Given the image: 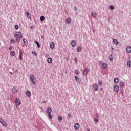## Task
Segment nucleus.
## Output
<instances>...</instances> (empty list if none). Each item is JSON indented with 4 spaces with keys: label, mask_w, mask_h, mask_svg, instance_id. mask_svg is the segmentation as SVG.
Segmentation results:
<instances>
[{
    "label": "nucleus",
    "mask_w": 131,
    "mask_h": 131,
    "mask_svg": "<svg viewBox=\"0 0 131 131\" xmlns=\"http://www.w3.org/2000/svg\"><path fill=\"white\" fill-rule=\"evenodd\" d=\"M14 36L16 39V41H17V42H20V40L21 38L23 37V36L22 35V33H21V32H15L14 34Z\"/></svg>",
    "instance_id": "1"
},
{
    "label": "nucleus",
    "mask_w": 131,
    "mask_h": 131,
    "mask_svg": "<svg viewBox=\"0 0 131 131\" xmlns=\"http://www.w3.org/2000/svg\"><path fill=\"white\" fill-rule=\"evenodd\" d=\"M15 105L16 107L20 106L21 105V101H20V99L19 98H16L15 100Z\"/></svg>",
    "instance_id": "2"
},
{
    "label": "nucleus",
    "mask_w": 131,
    "mask_h": 131,
    "mask_svg": "<svg viewBox=\"0 0 131 131\" xmlns=\"http://www.w3.org/2000/svg\"><path fill=\"white\" fill-rule=\"evenodd\" d=\"M18 59L20 60H23V53L21 50H19Z\"/></svg>",
    "instance_id": "3"
},
{
    "label": "nucleus",
    "mask_w": 131,
    "mask_h": 131,
    "mask_svg": "<svg viewBox=\"0 0 131 131\" xmlns=\"http://www.w3.org/2000/svg\"><path fill=\"white\" fill-rule=\"evenodd\" d=\"M114 90L115 92H116V93H118L119 92V86L116 85L114 87Z\"/></svg>",
    "instance_id": "4"
},
{
    "label": "nucleus",
    "mask_w": 131,
    "mask_h": 131,
    "mask_svg": "<svg viewBox=\"0 0 131 131\" xmlns=\"http://www.w3.org/2000/svg\"><path fill=\"white\" fill-rule=\"evenodd\" d=\"M88 72H90V69L87 68L84 70L83 75L86 76V75H88Z\"/></svg>",
    "instance_id": "5"
},
{
    "label": "nucleus",
    "mask_w": 131,
    "mask_h": 131,
    "mask_svg": "<svg viewBox=\"0 0 131 131\" xmlns=\"http://www.w3.org/2000/svg\"><path fill=\"white\" fill-rule=\"evenodd\" d=\"M93 88L94 91H95V92H96V91H98V90L99 89V86L97 84L94 85Z\"/></svg>",
    "instance_id": "6"
},
{
    "label": "nucleus",
    "mask_w": 131,
    "mask_h": 131,
    "mask_svg": "<svg viewBox=\"0 0 131 131\" xmlns=\"http://www.w3.org/2000/svg\"><path fill=\"white\" fill-rule=\"evenodd\" d=\"M12 92L13 94H17L18 93V90L16 88L13 87L12 89Z\"/></svg>",
    "instance_id": "7"
},
{
    "label": "nucleus",
    "mask_w": 131,
    "mask_h": 131,
    "mask_svg": "<svg viewBox=\"0 0 131 131\" xmlns=\"http://www.w3.org/2000/svg\"><path fill=\"white\" fill-rule=\"evenodd\" d=\"M75 79H76V82H77L78 83H80L81 80L79 78H78V77L75 76Z\"/></svg>",
    "instance_id": "8"
},
{
    "label": "nucleus",
    "mask_w": 131,
    "mask_h": 131,
    "mask_svg": "<svg viewBox=\"0 0 131 131\" xmlns=\"http://www.w3.org/2000/svg\"><path fill=\"white\" fill-rule=\"evenodd\" d=\"M26 95L28 97H30L31 96V92H30V91L28 90L26 92Z\"/></svg>",
    "instance_id": "9"
},
{
    "label": "nucleus",
    "mask_w": 131,
    "mask_h": 131,
    "mask_svg": "<svg viewBox=\"0 0 131 131\" xmlns=\"http://www.w3.org/2000/svg\"><path fill=\"white\" fill-rule=\"evenodd\" d=\"M25 14L27 15V18H28L29 19H30V18H31V15H30V14H29V12H28V11H26Z\"/></svg>",
    "instance_id": "10"
},
{
    "label": "nucleus",
    "mask_w": 131,
    "mask_h": 131,
    "mask_svg": "<svg viewBox=\"0 0 131 131\" xmlns=\"http://www.w3.org/2000/svg\"><path fill=\"white\" fill-rule=\"evenodd\" d=\"M126 50L127 53H131V47H130V46L127 47Z\"/></svg>",
    "instance_id": "11"
},
{
    "label": "nucleus",
    "mask_w": 131,
    "mask_h": 131,
    "mask_svg": "<svg viewBox=\"0 0 131 131\" xmlns=\"http://www.w3.org/2000/svg\"><path fill=\"white\" fill-rule=\"evenodd\" d=\"M66 23L68 25L71 24V18H68L66 19Z\"/></svg>",
    "instance_id": "12"
},
{
    "label": "nucleus",
    "mask_w": 131,
    "mask_h": 131,
    "mask_svg": "<svg viewBox=\"0 0 131 131\" xmlns=\"http://www.w3.org/2000/svg\"><path fill=\"white\" fill-rule=\"evenodd\" d=\"M71 45L72 47L74 48V47H75V46H76V42L74 40H73V41H72Z\"/></svg>",
    "instance_id": "13"
},
{
    "label": "nucleus",
    "mask_w": 131,
    "mask_h": 131,
    "mask_svg": "<svg viewBox=\"0 0 131 131\" xmlns=\"http://www.w3.org/2000/svg\"><path fill=\"white\" fill-rule=\"evenodd\" d=\"M46 112L48 113V114L52 113V109L50 107H48L46 110Z\"/></svg>",
    "instance_id": "14"
},
{
    "label": "nucleus",
    "mask_w": 131,
    "mask_h": 131,
    "mask_svg": "<svg viewBox=\"0 0 131 131\" xmlns=\"http://www.w3.org/2000/svg\"><path fill=\"white\" fill-rule=\"evenodd\" d=\"M47 62L49 64H52V63L53 62V59H52V58H48L47 59Z\"/></svg>",
    "instance_id": "15"
},
{
    "label": "nucleus",
    "mask_w": 131,
    "mask_h": 131,
    "mask_svg": "<svg viewBox=\"0 0 131 131\" xmlns=\"http://www.w3.org/2000/svg\"><path fill=\"white\" fill-rule=\"evenodd\" d=\"M74 128L76 129H79V124L77 123L75 124Z\"/></svg>",
    "instance_id": "16"
},
{
    "label": "nucleus",
    "mask_w": 131,
    "mask_h": 131,
    "mask_svg": "<svg viewBox=\"0 0 131 131\" xmlns=\"http://www.w3.org/2000/svg\"><path fill=\"white\" fill-rule=\"evenodd\" d=\"M50 47L51 49H54V48H55V43H54L53 42H51L50 44Z\"/></svg>",
    "instance_id": "17"
},
{
    "label": "nucleus",
    "mask_w": 131,
    "mask_h": 131,
    "mask_svg": "<svg viewBox=\"0 0 131 131\" xmlns=\"http://www.w3.org/2000/svg\"><path fill=\"white\" fill-rule=\"evenodd\" d=\"M10 43L11 45H14V43H16V40H15L14 38L11 39L10 40Z\"/></svg>",
    "instance_id": "18"
},
{
    "label": "nucleus",
    "mask_w": 131,
    "mask_h": 131,
    "mask_svg": "<svg viewBox=\"0 0 131 131\" xmlns=\"http://www.w3.org/2000/svg\"><path fill=\"white\" fill-rule=\"evenodd\" d=\"M24 43L25 45V46H28V41L25 38L23 39Z\"/></svg>",
    "instance_id": "19"
},
{
    "label": "nucleus",
    "mask_w": 131,
    "mask_h": 131,
    "mask_svg": "<svg viewBox=\"0 0 131 131\" xmlns=\"http://www.w3.org/2000/svg\"><path fill=\"white\" fill-rule=\"evenodd\" d=\"M82 50V48H81V47L79 46L77 47V51L78 52V53H79L80 52H81Z\"/></svg>",
    "instance_id": "20"
},
{
    "label": "nucleus",
    "mask_w": 131,
    "mask_h": 131,
    "mask_svg": "<svg viewBox=\"0 0 131 131\" xmlns=\"http://www.w3.org/2000/svg\"><path fill=\"white\" fill-rule=\"evenodd\" d=\"M114 83H118V82H119V79H118L117 78H115L114 79Z\"/></svg>",
    "instance_id": "21"
},
{
    "label": "nucleus",
    "mask_w": 131,
    "mask_h": 131,
    "mask_svg": "<svg viewBox=\"0 0 131 131\" xmlns=\"http://www.w3.org/2000/svg\"><path fill=\"white\" fill-rule=\"evenodd\" d=\"M113 41L114 45H118V41H117V39H113Z\"/></svg>",
    "instance_id": "22"
},
{
    "label": "nucleus",
    "mask_w": 131,
    "mask_h": 131,
    "mask_svg": "<svg viewBox=\"0 0 131 131\" xmlns=\"http://www.w3.org/2000/svg\"><path fill=\"white\" fill-rule=\"evenodd\" d=\"M58 121H59V122H61V121H62V120H63V118L62 117V116H59L58 118Z\"/></svg>",
    "instance_id": "23"
},
{
    "label": "nucleus",
    "mask_w": 131,
    "mask_h": 131,
    "mask_svg": "<svg viewBox=\"0 0 131 131\" xmlns=\"http://www.w3.org/2000/svg\"><path fill=\"white\" fill-rule=\"evenodd\" d=\"M30 80H31V81H33V79H34V76H33V75H31L30 76Z\"/></svg>",
    "instance_id": "24"
},
{
    "label": "nucleus",
    "mask_w": 131,
    "mask_h": 131,
    "mask_svg": "<svg viewBox=\"0 0 131 131\" xmlns=\"http://www.w3.org/2000/svg\"><path fill=\"white\" fill-rule=\"evenodd\" d=\"M127 67H131V61H128L127 62Z\"/></svg>",
    "instance_id": "25"
},
{
    "label": "nucleus",
    "mask_w": 131,
    "mask_h": 131,
    "mask_svg": "<svg viewBox=\"0 0 131 131\" xmlns=\"http://www.w3.org/2000/svg\"><path fill=\"white\" fill-rule=\"evenodd\" d=\"M102 67L104 69H105V68H107V64H106V63H102Z\"/></svg>",
    "instance_id": "26"
},
{
    "label": "nucleus",
    "mask_w": 131,
    "mask_h": 131,
    "mask_svg": "<svg viewBox=\"0 0 131 131\" xmlns=\"http://www.w3.org/2000/svg\"><path fill=\"white\" fill-rule=\"evenodd\" d=\"M35 43H36V45H37V47L38 48H40V45H39V42H38V41H35Z\"/></svg>",
    "instance_id": "27"
},
{
    "label": "nucleus",
    "mask_w": 131,
    "mask_h": 131,
    "mask_svg": "<svg viewBox=\"0 0 131 131\" xmlns=\"http://www.w3.org/2000/svg\"><path fill=\"white\" fill-rule=\"evenodd\" d=\"M91 15L93 16V17H94V18H97V14H96V13L92 12Z\"/></svg>",
    "instance_id": "28"
},
{
    "label": "nucleus",
    "mask_w": 131,
    "mask_h": 131,
    "mask_svg": "<svg viewBox=\"0 0 131 131\" xmlns=\"http://www.w3.org/2000/svg\"><path fill=\"white\" fill-rule=\"evenodd\" d=\"M40 20L41 21V22H43V21H45V16H41L40 17Z\"/></svg>",
    "instance_id": "29"
},
{
    "label": "nucleus",
    "mask_w": 131,
    "mask_h": 131,
    "mask_svg": "<svg viewBox=\"0 0 131 131\" xmlns=\"http://www.w3.org/2000/svg\"><path fill=\"white\" fill-rule=\"evenodd\" d=\"M119 84H120V86L122 87V86H124L125 83L123 82H120Z\"/></svg>",
    "instance_id": "30"
},
{
    "label": "nucleus",
    "mask_w": 131,
    "mask_h": 131,
    "mask_svg": "<svg viewBox=\"0 0 131 131\" xmlns=\"http://www.w3.org/2000/svg\"><path fill=\"white\" fill-rule=\"evenodd\" d=\"M10 55L12 56H15V52H14V51H11L10 52Z\"/></svg>",
    "instance_id": "31"
},
{
    "label": "nucleus",
    "mask_w": 131,
    "mask_h": 131,
    "mask_svg": "<svg viewBox=\"0 0 131 131\" xmlns=\"http://www.w3.org/2000/svg\"><path fill=\"white\" fill-rule=\"evenodd\" d=\"M94 120L96 124H97L99 122V120H98V119H97V118H95L94 119Z\"/></svg>",
    "instance_id": "32"
},
{
    "label": "nucleus",
    "mask_w": 131,
    "mask_h": 131,
    "mask_svg": "<svg viewBox=\"0 0 131 131\" xmlns=\"http://www.w3.org/2000/svg\"><path fill=\"white\" fill-rule=\"evenodd\" d=\"M109 60H110V61H113V56H112V55L110 56Z\"/></svg>",
    "instance_id": "33"
},
{
    "label": "nucleus",
    "mask_w": 131,
    "mask_h": 131,
    "mask_svg": "<svg viewBox=\"0 0 131 131\" xmlns=\"http://www.w3.org/2000/svg\"><path fill=\"white\" fill-rule=\"evenodd\" d=\"M48 116L50 119H53V116H52L51 114H48Z\"/></svg>",
    "instance_id": "34"
},
{
    "label": "nucleus",
    "mask_w": 131,
    "mask_h": 131,
    "mask_svg": "<svg viewBox=\"0 0 131 131\" xmlns=\"http://www.w3.org/2000/svg\"><path fill=\"white\" fill-rule=\"evenodd\" d=\"M14 28L15 29H19V26L18 25H15Z\"/></svg>",
    "instance_id": "35"
},
{
    "label": "nucleus",
    "mask_w": 131,
    "mask_h": 131,
    "mask_svg": "<svg viewBox=\"0 0 131 131\" xmlns=\"http://www.w3.org/2000/svg\"><path fill=\"white\" fill-rule=\"evenodd\" d=\"M2 124H3L4 125V126H6V125H7V123H6V122L3 121V123H1Z\"/></svg>",
    "instance_id": "36"
},
{
    "label": "nucleus",
    "mask_w": 131,
    "mask_h": 131,
    "mask_svg": "<svg viewBox=\"0 0 131 131\" xmlns=\"http://www.w3.org/2000/svg\"><path fill=\"white\" fill-rule=\"evenodd\" d=\"M110 10H114V7L112 6H110Z\"/></svg>",
    "instance_id": "37"
},
{
    "label": "nucleus",
    "mask_w": 131,
    "mask_h": 131,
    "mask_svg": "<svg viewBox=\"0 0 131 131\" xmlns=\"http://www.w3.org/2000/svg\"><path fill=\"white\" fill-rule=\"evenodd\" d=\"M75 74H79V72L78 71V70H76L75 72Z\"/></svg>",
    "instance_id": "38"
},
{
    "label": "nucleus",
    "mask_w": 131,
    "mask_h": 131,
    "mask_svg": "<svg viewBox=\"0 0 131 131\" xmlns=\"http://www.w3.org/2000/svg\"><path fill=\"white\" fill-rule=\"evenodd\" d=\"M32 54L33 55H34V56H36L37 54H36V52H32Z\"/></svg>",
    "instance_id": "39"
},
{
    "label": "nucleus",
    "mask_w": 131,
    "mask_h": 131,
    "mask_svg": "<svg viewBox=\"0 0 131 131\" xmlns=\"http://www.w3.org/2000/svg\"><path fill=\"white\" fill-rule=\"evenodd\" d=\"M98 84H99V85H100V86H101L102 85V82L99 81V82H98Z\"/></svg>",
    "instance_id": "40"
},
{
    "label": "nucleus",
    "mask_w": 131,
    "mask_h": 131,
    "mask_svg": "<svg viewBox=\"0 0 131 131\" xmlns=\"http://www.w3.org/2000/svg\"><path fill=\"white\" fill-rule=\"evenodd\" d=\"M12 49H13V48H12L11 46H10V47H9V51H12Z\"/></svg>",
    "instance_id": "41"
},
{
    "label": "nucleus",
    "mask_w": 131,
    "mask_h": 131,
    "mask_svg": "<svg viewBox=\"0 0 131 131\" xmlns=\"http://www.w3.org/2000/svg\"><path fill=\"white\" fill-rule=\"evenodd\" d=\"M4 122V120H3V119L0 118V122L1 123H2Z\"/></svg>",
    "instance_id": "42"
},
{
    "label": "nucleus",
    "mask_w": 131,
    "mask_h": 131,
    "mask_svg": "<svg viewBox=\"0 0 131 131\" xmlns=\"http://www.w3.org/2000/svg\"><path fill=\"white\" fill-rule=\"evenodd\" d=\"M32 84H33V85H34L35 84V81H34V80L32 81Z\"/></svg>",
    "instance_id": "43"
},
{
    "label": "nucleus",
    "mask_w": 131,
    "mask_h": 131,
    "mask_svg": "<svg viewBox=\"0 0 131 131\" xmlns=\"http://www.w3.org/2000/svg\"><path fill=\"white\" fill-rule=\"evenodd\" d=\"M68 116L69 118L71 117V114H70V113L68 114Z\"/></svg>",
    "instance_id": "44"
},
{
    "label": "nucleus",
    "mask_w": 131,
    "mask_h": 131,
    "mask_svg": "<svg viewBox=\"0 0 131 131\" xmlns=\"http://www.w3.org/2000/svg\"><path fill=\"white\" fill-rule=\"evenodd\" d=\"M43 104H46V101H43Z\"/></svg>",
    "instance_id": "45"
},
{
    "label": "nucleus",
    "mask_w": 131,
    "mask_h": 131,
    "mask_svg": "<svg viewBox=\"0 0 131 131\" xmlns=\"http://www.w3.org/2000/svg\"><path fill=\"white\" fill-rule=\"evenodd\" d=\"M10 74H13V72H10Z\"/></svg>",
    "instance_id": "46"
},
{
    "label": "nucleus",
    "mask_w": 131,
    "mask_h": 131,
    "mask_svg": "<svg viewBox=\"0 0 131 131\" xmlns=\"http://www.w3.org/2000/svg\"><path fill=\"white\" fill-rule=\"evenodd\" d=\"M112 50H114L113 47H111Z\"/></svg>",
    "instance_id": "47"
},
{
    "label": "nucleus",
    "mask_w": 131,
    "mask_h": 131,
    "mask_svg": "<svg viewBox=\"0 0 131 131\" xmlns=\"http://www.w3.org/2000/svg\"><path fill=\"white\" fill-rule=\"evenodd\" d=\"M96 116H98V114H96Z\"/></svg>",
    "instance_id": "48"
},
{
    "label": "nucleus",
    "mask_w": 131,
    "mask_h": 131,
    "mask_svg": "<svg viewBox=\"0 0 131 131\" xmlns=\"http://www.w3.org/2000/svg\"><path fill=\"white\" fill-rule=\"evenodd\" d=\"M96 116H98V114H96Z\"/></svg>",
    "instance_id": "49"
},
{
    "label": "nucleus",
    "mask_w": 131,
    "mask_h": 131,
    "mask_svg": "<svg viewBox=\"0 0 131 131\" xmlns=\"http://www.w3.org/2000/svg\"><path fill=\"white\" fill-rule=\"evenodd\" d=\"M75 60H76V58H75Z\"/></svg>",
    "instance_id": "50"
}]
</instances>
